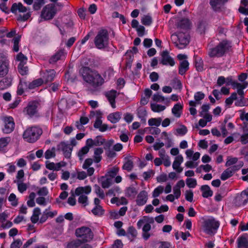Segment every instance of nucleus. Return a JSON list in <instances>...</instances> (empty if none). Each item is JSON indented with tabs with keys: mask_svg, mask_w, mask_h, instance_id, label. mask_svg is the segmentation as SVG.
<instances>
[{
	"mask_svg": "<svg viewBox=\"0 0 248 248\" xmlns=\"http://www.w3.org/2000/svg\"><path fill=\"white\" fill-rule=\"evenodd\" d=\"M82 77L86 82L94 88L102 85L104 81L103 78L97 71L92 70L87 67L83 68Z\"/></svg>",
	"mask_w": 248,
	"mask_h": 248,
	"instance_id": "1",
	"label": "nucleus"
},
{
	"mask_svg": "<svg viewBox=\"0 0 248 248\" xmlns=\"http://www.w3.org/2000/svg\"><path fill=\"white\" fill-rule=\"evenodd\" d=\"M231 46L227 40H223L216 47L210 48L208 55L210 57H220L223 56L229 50Z\"/></svg>",
	"mask_w": 248,
	"mask_h": 248,
	"instance_id": "2",
	"label": "nucleus"
},
{
	"mask_svg": "<svg viewBox=\"0 0 248 248\" xmlns=\"http://www.w3.org/2000/svg\"><path fill=\"white\" fill-rule=\"evenodd\" d=\"M42 134L41 128L32 126L27 128L23 134V139L28 142L34 143L38 140Z\"/></svg>",
	"mask_w": 248,
	"mask_h": 248,
	"instance_id": "3",
	"label": "nucleus"
},
{
	"mask_svg": "<svg viewBox=\"0 0 248 248\" xmlns=\"http://www.w3.org/2000/svg\"><path fill=\"white\" fill-rule=\"evenodd\" d=\"M170 38L176 46L179 49L185 48L189 42V36L185 33H173L171 35Z\"/></svg>",
	"mask_w": 248,
	"mask_h": 248,
	"instance_id": "4",
	"label": "nucleus"
},
{
	"mask_svg": "<svg viewBox=\"0 0 248 248\" xmlns=\"http://www.w3.org/2000/svg\"><path fill=\"white\" fill-rule=\"evenodd\" d=\"M94 42L96 47L98 49L106 47L108 43V33L107 30L102 29L98 31Z\"/></svg>",
	"mask_w": 248,
	"mask_h": 248,
	"instance_id": "5",
	"label": "nucleus"
},
{
	"mask_svg": "<svg viewBox=\"0 0 248 248\" xmlns=\"http://www.w3.org/2000/svg\"><path fill=\"white\" fill-rule=\"evenodd\" d=\"M91 192V187L90 186H80L75 189V195L78 196V202L83 205L84 207L88 204V198L87 196Z\"/></svg>",
	"mask_w": 248,
	"mask_h": 248,
	"instance_id": "6",
	"label": "nucleus"
},
{
	"mask_svg": "<svg viewBox=\"0 0 248 248\" xmlns=\"http://www.w3.org/2000/svg\"><path fill=\"white\" fill-rule=\"evenodd\" d=\"M219 225V222L215 219H208L203 222V230L206 233L212 236L216 232Z\"/></svg>",
	"mask_w": 248,
	"mask_h": 248,
	"instance_id": "7",
	"label": "nucleus"
},
{
	"mask_svg": "<svg viewBox=\"0 0 248 248\" xmlns=\"http://www.w3.org/2000/svg\"><path fill=\"white\" fill-rule=\"evenodd\" d=\"M75 234L77 237L81 238L83 242L92 240L93 234L91 229L87 227H82L76 230Z\"/></svg>",
	"mask_w": 248,
	"mask_h": 248,
	"instance_id": "8",
	"label": "nucleus"
},
{
	"mask_svg": "<svg viewBox=\"0 0 248 248\" xmlns=\"http://www.w3.org/2000/svg\"><path fill=\"white\" fill-rule=\"evenodd\" d=\"M55 13L54 6L51 4H47L43 8L41 16L45 20H49L53 17Z\"/></svg>",
	"mask_w": 248,
	"mask_h": 248,
	"instance_id": "9",
	"label": "nucleus"
},
{
	"mask_svg": "<svg viewBox=\"0 0 248 248\" xmlns=\"http://www.w3.org/2000/svg\"><path fill=\"white\" fill-rule=\"evenodd\" d=\"M248 201V188L243 191L241 194L237 195L234 203L236 206H239L246 204Z\"/></svg>",
	"mask_w": 248,
	"mask_h": 248,
	"instance_id": "10",
	"label": "nucleus"
},
{
	"mask_svg": "<svg viewBox=\"0 0 248 248\" xmlns=\"http://www.w3.org/2000/svg\"><path fill=\"white\" fill-rule=\"evenodd\" d=\"M242 165H234L232 167H229L225 170L221 175L220 178L222 180H226L232 176L234 172L240 169Z\"/></svg>",
	"mask_w": 248,
	"mask_h": 248,
	"instance_id": "11",
	"label": "nucleus"
},
{
	"mask_svg": "<svg viewBox=\"0 0 248 248\" xmlns=\"http://www.w3.org/2000/svg\"><path fill=\"white\" fill-rule=\"evenodd\" d=\"M4 123V128L3 131L5 133L11 132L14 129L15 123L12 117H4L3 118Z\"/></svg>",
	"mask_w": 248,
	"mask_h": 248,
	"instance_id": "12",
	"label": "nucleus"
},
{
	"mask_svg": "<svg viewBox=\"0 0 248 248\" xmlns=\"http://www.w3.org/2000/svg\"><path fill=\"white\" fill-rule=\"evenodd\" d=\"M118 94L117 91L114 90L106 92L105 93V96L113 108H116L115 99Z\"/></svg>",
	"mask_w": 248,
	"mask_h": 248,
	"instance_id": "13",
	"label": "nucleus"
},
{
	"mask_svg": "<svg viewBox=\"0 0 248 248\" xmlns=\"http://www.w3.org/2000/svg\"><path fill=\"white\" fill-rule=\"evenodd\" d=\"M161 63L163 65L169 64L170 66H173L174 65L175 62L173 59L169 55L168 51H163L161 53Z\"/></svg>",
	"mask_w": 248,
	"mask_h": 248,
	"instance_id": "14",
	"label": "nucleus"
},
{
	"mask_svg": "<svg viewBox=\"0 0 248 248\" xmlns=\"http://www.w3.org/2000/svg\"><path fill=\"white\" fill-rule=\"evenodd\" d=\"M59 148L63 152V155L65 157L67 158L70 157L73 147H71V145L62 142L59 144Z\"/></svg>",
	"mask_w": 248,
	"mask_h": 248,
	"instance_id": "15",
	"label": "nucleus"
},
{
	"mask_svg": "<svg viewBox=\"0 0 248 248\" xmlns=\"http://www.w3.org/2000/svg\"><path fill=\"white\" fill-rule=\"evenodd\" d=\"M38 104V103L35 101L29 102L24 111L31 116L34 115L37 112Z\"/></svg>",
	"mask_w": 248,
	"mask_h": 248,
	"instance_id": "16",
	"label": "nucleus"
},
{
	"mask_svg": "<svg viewBox=\"0 0 248 248\" xmlns=\"http://www.w3.org/2000/svg\"><path fill=\"white\" fill-rule=\"evenodd\" d=\"M8 71V63L6 59L2 56L0 57V77L5 76Z\"/></svg>",
	"mask_w": 248,
	"mask_h": 248,
	"instance_id": "17",
	"label": "nucleus"
},
{
	"mask_svg": "<svg viewBox=\"0 0 248 248\" xmlns=\"http://www.w3.org/2000/svg\"><path fill=\"white\" fill-rule=\"evenodd\" d=\"M227 1L228 0H210V4L215 11H220Z\"/></svg>",
	"mask_w": 248,
	"mask_h": 248,
	"instance_id": "18",
	"label": "nucleus"
},
{
	"mask_svg": "<svg viewBox=\"0 0 248 248\" xmlns=\"http://www.w3.org/2000/svg\"><path fill=\"white\" fill-rule=\"evenodd\" d=\"M105 139H102L101 137H97L94 140L92 139H89L86 140V144L90 148L93 146H98L102 145L105 142Z\"/></svg>",
	"mask_w": 248,
	"mask_h": 248,
	"instance_id": "19",
	"label": "nucleus"
},
{
	"mask_svg": "<svg viewBox=\"0 0 248 248\" xmlns=\"http://www.w3.org/2000/svg\"><path fill=\"white\" fill-rule=\"evenodd\" d=\"M56 72L53 69L46 70L43 72L42 78L46 83L52 81L55 76Z\"/></svg>",
	"mask_w": 248,
	"mask_h": 248,
	"instance_id": "20",
	"label": "nucleus"
},
{
	"mask_svg": "<svg viewBox=\"0 0 248 248\" xmlns=\"http://www.w3.org/2000/svg\"><path fill=\"white\" fill-rule=\"evenodd\" d=\"M147 201V193L145 190H142L138 195L136 200L137 204L139 205L145 204Z\"/></svg>",
	"mask_w": 248,
	"mask_h": 248,
	"instance_id": "21",
	"label": "nucleus"
},
{
	"mask_svg": "<svg viewBox=\"0 0 248 248\" xmlns=\"http://www.w3.org/2000/svg\"><path fill=\"white\" fill-rule=\"evenodd\" d=\"M190 25V21L188 18H182L176 24L177 28L183 30L189 29Z\"/></svg>",
	"mask_w": 248,
	"mask_h": 248,
	"instance_id": "22",
	"label": "nucleus"
},
{
	"mask_svg": "<svg viewBox=\"0 0 248 248\" xmlns=\"http://www.w3.org/2000/svg\"><path fill=\"white\" fill-rule=\"evenodd\" d=\"M183 162V157L181 155H178L175 158L172 164V168L177 172L180 173L183 171V168L180 167L181 164Z\"/></svg>",
	"mask_w": 248,
	"mask_h": 248,
	"instance_id": "23",
	"label": "nucleus"
},
{
	"mask_svg": "<svg viewBox=\"0 0 248 248\" xmlns=\"http://www.w3.org/2000/svg\"><path fill=\"white\" fill-rule=\"evenodd\" d=\"M28 10H29V8L23 6L20 2L18 3H14L11 8V11L13 13H16L17 10L19 12L24 13L26 12Z\"/></svg>",
	"mask_w": 248,
	"mask_h": 248,
	"instance_id": "24",
	"label": "nucleus"
},
{
	"mask_svg": "<svg viewBox=\"0 0 248 248\" xmlns=\"http://www.w3.org/2000/svg\"><path fill=\"white\" fill-rule=\"evenodd\" d=\"M121 118V114L119 112L110 113L108 116V120L113 124L117 123Z\"/></svg>",
	"mask_w": 248,
	"mask_h": 248,
	"instance_id": "25",
	"label": "nucleus"
},
{
	"mask_svg": "<svg viewBox=\"0 0 248 248\" xmlns=\"http://www.w3.org/2000/svg\"><path fill=\"white\" fill-rule=\"evenodd\" d=\"M237 242L238 248H248V236H242L238 239Z\"/></svg>",
	"mask_w": 248,
	"mask_h": 248,
	"instance_id": "26",
	"label": "nucleus"
},
{
	"mask_svg": "<svg viewBox=\"0 0 248 248\" xmlns=\"http://www.w3.org/2000/svg\"><path fill=\"white\" fill-rule=\"evenodd\" d=\"M201 190L202 192V196L204 198H208L211 197L213 195V191L211 190L210 187L208 185H203L201 186Z\"/></svg>",
	"mask_w": 248,
	"mask_h": 248,
	"instance_id": "27",
	"label": "nucleus"
},
{
	"mask_svg": "<svg viewBox=\"0 0 248 248\" xmlns=\"http://www.w3.org/2000/svg\"><path fill=\"white\" fill-rule=\"evenodd\" d=\"M189 63L186 60H184L180 62L179 73L181 75H184L188 70Z\"/></svg>",
	"mask_w": 248,
	"mask_h": 248,
	"instance_id": "28",
	"label": "nucleus"
},
{
	"mask_svg": "<svg viewBox=\"0 0 248 248\" xmlns=\"http://www.w3.org/2000/svg\"><path fill=\"white\" fill-rule=\"evenodd\" d=\"M103 153V150L102 148H97L94 149V160L95 162L98 163L101 161L102 159L101 155Z\"/></svg>",
	"mask_w": 248,
	"mask_h": 248,
	"instance_id": "29",
	"label": "nucleus"
},
{
	"mask_svg": "<svg viewBox=\"0 0 248 248\" xmlns=\"http://www.w3.org/2000/svg\"><path fill=\"white\" fill-rule=\"evenodd\" d=\"M183 106L180 103L175 104L172 108V113L176 117H179L181 115Z\"/></svg>",
	"mask_w": 248,
	"mask_h": 248,
	"instance_id": "30",
	"label": "nucleus"
},
{
	"mask_svg": "<svg viewBox=\"0 0 248 248\" xmlns=\"http://www.w3.org/2000/svg\"><path fill=\"white\" fill-rule=\"evenodd\" d=\"M101 185L103 188H108L111 184L112 179L110 178H106L105 176H102L101 178Z\"/></svg>",
	"mask_w": 248,
	"mask_h": 248,
	"instance_id": "31",
	"label": "nucleus"
},
{
	"mask_svg": "<svg viewBox=\"0 0 248 248\" xmlns=\"http://www.w3.org/2000/svg\"><path fill=\"white\" fill-rule=\"evenodd\" d=\"M242 88H239L238 90H237V93L240 96V99L238 101H237L235 104L236 106H242L244 105V102L243 101L244 100V91H243Z\"/></svg>",
	"mask_w": 248,
	"mask_h": 248,
	"instance_id": "32",
	"label": "nucleus"
},
{
	"mask_svg": "<svg viewBox=\"0 0 248 248\" xmlns=\"http://www.w3.org/2000/svg\"><path fill=\"white\" fill-rule=\"evenodd\" d=\"M90 147L88 146L86 143V146L82 147L78 152V155L79 158V160L82 161L83 160V156L87 154L90 150Z\"/></svg>",
	"mask_w": 248,
	"mask_h": 248,
	"instance_id": "33",
	"label": "nucleus"
},
{
	"mask_svg": "<svg viewBox=\"0 0 248 248\" xmlns=\"http://www.w3.org/2000/svg\"><path fill=\"white\" fill-rule=\"evenodd\" d=\"M40 215V209L39 208H35L33 210V215L31 220L33 223H36L39 219V216Z\"/></svg>",
	"mask_w": 248,
	"mask_h": 248,
	"instance_id": "34",
	"label": "nucleus"
},
{
	"mask_svg": "<svg viewBox=\"0 0 248 248\" xmlns=\"http://www.w3.org/2000/svg\"><path fill=\"white\" fill-rule=\"evenodd\" d=\"M44 80L42 78H39L37 79H35L33 80L32 82H31L29 85V87L30 89H33L36 87H38L39 86H41L43 83Z\"/></svg>",
	"mask_w": 248,
	"mask_h": 248,
	"instance_id": "35",
	"label": "nucleus"
},
{
	"mask_svg": "<svg viewBox=\"0 0 248 248\" xmlns=\"http://www.w3.org/2000/svg\"><path fill=\"white\" fill-rule=\"evenodd\" d=\"M137 194V191L133 186H129L126 190V196L128 197L134 198Z\"/></svg>",
	"mask_w": 248,
	"mask_h": 248,
	"instance_id": "36",
	"label": "nucleus"
},
{
	"mask_svg": "<svg viewBox=\"0 0 248 248\" xmlns=\"http://www.w3.org/2000/svg\"><path fill=\"white\" fill-rule=\"evenodd\" d=\"M104 210L103 209L101 206H95V207L92 210V212L94 215L98 216L103 215L104 213Z\"/></svg>",
	"mask_w": 248,
	"mask_h": 248,
	"instance_id": "37",
	"label": "nucleus"
},
{
	"mask_svg": "<svg viewBox=\"0 0 248 248\" xmlns=\"http://www.w3.org/2000/svg\"><path fill=\"white\" fill-rule=\"evenodd\" d=\"M46 167L49 170H53L54 171H58L60 170L59 167L57 166V163H54V162L46 161Z\"/></svg>",
	"mask_w": 248,
	"mask_h": 248,
	"instance_id": "38",
	"label": "nucleus"
},
{
	"mask_svg": "<svg viewBox=\"0 0 248 248\" xmlns=\"http://www.w3.org/2000/svg\"><path fill=\"white\" fill-rule=\"evenodd\" d=\"M94 187L95 193L100 198L104 199L105 197V195L103 190H102L100 187L97 185H95Z\"/></svg>",
	"mask_w": 248,
	"mask_h": 248,
	"instance_id": "39",
	"label": "nucleus"
},
{
	"mask_svg": "<svg viewBox=\"0 0 248 248\" xmlns=\"http://www.w3.org/2000/svg\"><path fill=\"white\" fill-rule=\"evenodd\" d=\"M162 121L161 118H151L148 121V124L150 126H158L160 125Z\"/></svg>",
	"mask_w": 248,
	"mask_h": 248,
	"instance_id": "40",
	"label": "nucleus"
},
{
	"mask_svg": "<svg viewBox=\"0 0 248 248\" xmlns=\"http://www.w3.org/2000/svg\"><path fill=\"white\" fill-rule=\"evenodd\" d=\"M138 115L141 120H144L145 121V117L147 115V111L146 109L142 107L139 108L138 109Z\"/></svg>",
	"mask_w": 248,
	"mask_h": 248,
	"instance_id": "41",
	"label": "nucleus"
},
{
	"mask_svg": "<svg viewBox=\"0 0 248 248\" xmlns=\"http://www.w3.org/2000/svg\"><path fill=\"white\" fill-rule=\"evenodd\" d=\"M26 64H22V63H19L18 65V71L22 75H25L28 73V68L27 66L25 65Z\"/></svg>",
	"mask_w": 248,
	"mask_h": 248,
	"instance_id": "42",
	"label": "nucleus"
},
{
	"mask_svg": "<svg viewBox=\"0 0 248 248\" xmlns=\"http://www.w3.org/2000/svg\"><path fill=\"white\" fill-rule=\"evenodd\" d=\"M151 108L152 110L155 112H160L165 109V106L156 104H151Z\"/></svg>",
	"mask_w": 248,
	"mask_h": 248,
	"instance_id": "43",
	"label": "nucleus"
},
{
	"mask_svg": "<svg viewBox=\"0 0 248 248\" xmlns=\"http://www.w3.org/2000/svg\"><path fill=\"white\" fill-rule=\"evenodd\" d=\"M133 166V161L131 160H128L124 163L123 166V169L124 170H127L128 171H130L132 170Z\"/></svg>",
	"mask_w": 248,
	"mask_h": 248,
	"instance_id": "44",
	"label": "nucleus"
},
{
	"mask_svg": "<svg viewBox=\"0 0 248 248\" xmlns=\"http://www.w3.org/2000/svg\"><path fill=\"white\" fill-rule=\"evenodd\" d=\"M55 149L52 148L51 150H47L45 153V158L47 159L55 156Z\"/></svg>",
	"mask_w": 248,
	"mask_h": 248,
	"instance_id": "45",
	"label": "nucleus"
},
{
	"mask_svg": "<svg viewBox=\"0 0 248 248\" xmlns=\"http://www.w3.org/2000/svg\"><path fill=\"white\" fill-rule=\"evenodd\" d=\"M186 184L189 188H194L197 185V181L194 178H187L186 180Z\"/></svg>",
	"mask_w": 248,
	"mask_h": 248,
	"instance_id": "46",
	"label": "nucleus"
},
{
	"mask_svg": "<svg viewBox=\"0 0 248 248\" xmlns=\"http://www.w3.org/2000/svg\"><path fill=\"white\" fill-rule=\"evenodd\" d=\"M141 21V23L145 26H149L152 22V19L150 16H144Z\"/></svg>",
	"mask_w": 248,
	"mask_h": 248,
	"instance_id": "47",
	"label": "nucleus"
},
{
	"mask_svg": "<svg viewBox=\"0 0 248 248\" xmlns=\"http://www.w3.org/2000/svg\"><path fill=\"white\" fill-rule=\"evenodd\" d=\"M237 99V93H232L231 96L226 99L225 103L227 105H230L232 104L233 101Z\"/></svg>",
	"mask_w": 248,
	"mask_h": 248,
	"instance_id": "48",
	"label": "nucleus"
},
{
	"mask_svg": "<svg viewBox=\"0 0 248 248\" xmlns=\"http://www.w3.org/2000/svg\"><path fill=\"white\" fill-rule=\"evenodd\" d=\"M16 60L22 64H26L27 58L21 52L18 54L16 56Z\"/></svg>",
	"mask_w": 248,
	"mask_h": 248,
	"instance_id": "49",
	"label": "nucleus"
},
{
	"mask_svg": "<svg viewBox=\"0 0 248 248\" xmlns=\"http://www.w3.org/2000/svg\"><path fill=\"white\" fill-rule=\"evenodd\" d=\"M164 190V187L162 186H159L156 187L153 192V197L156 198L161 194Z\"/></svg>",
	"mask_w": 248,
	"mask_h": 248,
	"instance_id": "50",
	"label": "nucleus"
},
{
	"mask_svg": "<svg viewBox=\"0 0 248 248\" xmlns=\"http://www.w3.org/2000/svg\"><path fill=\"white\" fill-rule=\"evenodd\" d=\"M45 3V0H37L33 4V9L35 10H39Z\"/></svg>",
	"mask_w": 248,
	"mask_h": 248,
	"instance_id": "51",
	"label": "nucleus"
},
{
	"mask_svg": "<svg viewBox=\"0 0 248 248\" xmlns=\"http://www.w3.org/2000/svg\"><path fill=\"white\" fill-rule=\"evenodd\" d=\"M238 159L236 157H228L225 166L226 167H229L236 163Z\"/></svg>",
	"mask_w": 248,
	"mask_h": 248,
	"instance_id": "52",
	"label": "nucleus"
},
{
	"mask_svg": "<svg viewBox=\"0 0 248 248\" xmlns=\"http://www.w3.org/2000/svg\"><path fill=\"white\" fill-rule=\"evenodd\" d=\"M62 54V52H58L56 54H55L54 55L52 56V57L50 58L49 60L50 63H53L55 62L58 60H59Z\"/></svg>",
	"mask_w": 248,
	"mask_h": 248,
	"instance_id": "53",
	"label": "nucleus"
},
{
	"mask_svg": "<svg viewBox=\"0 0 248 248\" xmlns=\"http://www.w3.org/2000/svg\"><path fill=\"white\" fill-rule=\"evenodd\" d=\"M10 85V81L4 78L0 81V90H3Z\"/></svg>",
	"mask_w": 248,
	"mask_h": 248,
	"instance_id": "54",
	"label": "nucleus"
},
{
	"mask_svg": "<svg viewBox=\"0 0 248 248\" xmlns=\"http://www.w3.org/2000/svg\"><path fill=\"white\" fill-rule=\"evenodd\" d=\"M8 200L10 202H12L11 204L13 206H16L17 205V200L15 194L13 193L11 194L8 198Z\"/></svg>",
	"mask_w": 248,
	"mask_h": 248,
	"instance_id": "55",
	"label": "nucleus"
},
{
	"mask_svg": "<svg viewBox=\"0 0 248 248\" xmlns=\"http://www.w3.org/2000/svg\"><path fill=\"white\" fill-rule=\"evenodd\" d=\"M173 87L176 89H181L182 88V84L180 80L177 78H174L172 81Z\"/></svg>",
	"mask_w": 248,
	"mask_h": 248,
	"instance_id": "56",
	"label": "nucleus"
},
{
	"mask_svg": "<svg viewBox=\"0 0 248 248\" xmlns=\"http://www.w3.org/2000/svg\"><path fill=\"white\" fill-rule=\"evenodd\" d=\"M127 232L131 235L133 239L136 238L137 235V232L133 226H130L128 228Z\"/></svg>",
	"mask_w": 248,
	"mask_h": 248,
	"instance_id": "57",
	"label": "nucleus"
},
{
	"mask_svg": "<svg viewBox=\"0 0 248 248\" xmlns=\"http://www.w3.org/2000/svg\"><path fill=\"white\" fill-rule=\"evenodd\" d=\"M195 66L198 71H202L203 69L202 61L201 59L199 60H196L195 62Z\"/></svg>",
	"mask_w": 248,
	"mask_h": 248,
	"instance_id": "58",
	"label": "nucleus"
},
{
	"mask_svg": "<svg viewBox=\"0 0 248 248\" xmlns=\"http://www.w3.org/2000/svg\"><path fill=\"white\" fill-rule=\"evenodd\" d=\"M83 243L82 240L76 239L69 243V246L72 247L77 248L79 247Z\"/></svg>",
	"mask_w": 248,
	"mask_h": 248,
	"instance_id": "59",
	"label": "nucleus"
},
{
	"mask_svg": "<svg viewBox=\"0 0 248 248\" xmlns=\"http://www.w3.org/2000/svg\"><path fill=\"white\" fill-rule=\"evenodd\" d=\"M186 199L190 202H192L193 197V193L192 190H186Z\"/></svg>",
	"mask_w": 248,
	"mask_h": 248,
	"instance_id": "60",
	"label": "nucleus"
},
{
	"mask_svg": "<svg viewBox=\"0 0 248 248\" xmlns=\"http://www.w3.org/2000/svg\"><path fill=\"white\" fill-rule=\"evenodd\" d=\"M20 36L15 37L13 39L14 43V50L17 52L19 50L18 44L20 40Z\"/></svg>",
	"mask_w": 248,
	"mask_h": 248,
	"instance_id": "61",
	"label": "nucleus"
},
{
	"mask_svg": "<svg viewBox=\"0 0 248 248\" xmlns=\"http://www.w3.org/2000/svg\"><path fill=\"white\" fill-rule=\"evenodd\" d=\"M93 163V160L92 158H87L86 159L83 164V168L84 169H86L88 168Z\"/></svg>",
	"mask_w": 248,
	"mask_h": 248,
	"instance_id": "62",
	"label": "nucleus"
},
{
	"mask_svg": "<svg viewBox=\"0 0 248 248\" xmlns=\"http://www.w3.org/2000/svg\"><path fill=\"white\" fill-rule=\"evenodd\" d=\"M153 99L155 102H163L165 100V98L159 94H155L153 96Z\"/></svg>",
	"mask_w": 248,
	"mask_h": 248,
	"instance_id": "63",
	"label": "nucleus"
},
{
	"mask_svg": "<svg viewBox=\"0 0 248 248\" xmlns=\"http://www.w3.org/2000/svg\"><path fill=\"white\" fill-rule=\"evenodd\" d=\"M27 188V186L26 184L22 182L18 183V190L21 192L23 193L26 191Z\"/></svg>",
	"mask_w": 248,
	"mask_h": 248,
	"instance_id": "64",
	"label": "nucleus"
}]
</instances>
